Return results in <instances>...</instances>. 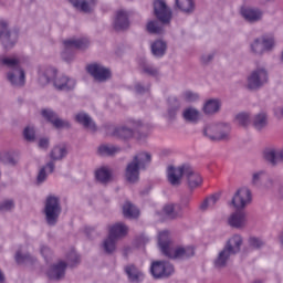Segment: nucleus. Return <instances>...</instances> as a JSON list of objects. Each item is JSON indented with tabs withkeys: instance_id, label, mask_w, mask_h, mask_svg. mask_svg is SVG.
I'll use <instances>...</instances> for the list:
<instances>
[{
	"instance_id": "ea45409f",
	"label": "nucleus",
	"mask_w": 283,
	"mask_h": 283,
	"mask_svg": "<svg viewBox=\"0 0 283 283\" xmlns=\"http://www.w3.org/2000/svg\"><path fill=\"white\" fill-rule=\"evenodd\" d=\"M120 151V147L114 145H103L98 147L99 156H114V154H118Z\"/></svg>"
},
{
	"instance_id": "72a5a7b5",
	"label": "nucleus",
	"mask_w": 283,
	"mask_h": 283,
	"mask_svg": "<svg viewBox=\"0 0 283 283\" xmlns=\"http://www.w3.org/2000/svg\"><path fill=\"white\" fill-rule=\"evenodd\" d=\"M169 107H168V117L170 120H174L176 118V115L178 114V109H180V101L178 97H170L168 99Z\"/></svg>"
},
{
	"instance_id": "4be33fe9",
	"label": "nucleus",
	"mask_w": 283,
	"mask_h": 283,
	"mask_svg": "<svg viewBox=\"0 0 283 283\" xmlns=\"http://www.w3.org/2000/svg\"><path fill=\"white\" fill-rule=\"evenodd\" d=\"M241 17H243L248 23H258V21H262V11L253 8H242Z\"/></svg>"
},
{
	"instance_id": "c03bdc74",
	"label": "nucleus",
	"mask_w": 283,
	"mask_h": 283,
	"mask_svg": "<svg viewBox=\"0 0 283 283\" xmlns=\"http://www.w3.org/2000/svg\"><path fill=\"white\" fill-rule=\"evenodd\" d=\"M97 180L102 182V185H107L109 182V178H112V174H109V170L107 168H101L95 174Z\"/></svg>"
},
{
	"instance_id": "a211bd4d",
	"label": "nucleus",
	"mask_w": 283,
	"mask_h": 283,
	"mask_svg": "<svg viewBox=\"0 0 283 283\" xmlns=\"http://www.w3.org/2000/svg\"><path fill=\"white\" fill-rule=\"evenodd\" d=\"M228 224L232 229H244L247 227V212L237 210L228 218Z\"/></svg>"
},
{
	"instance_id": "5fc2aeb1",
	"label": "nucleus",
	"mask_w": 283,
	"mask_h": 283,
	"mask_svg": "<svg viewBox=\"0 0 283 283\" xmlns=\"http://www.w3.org/2000/svg\"><path fill=\"white\" fill-rule=\"evenodd\" d=\"M14 209L13 200H4L0 202V211H12Z\"/></svg>"
},
{
	"instance_id": "f8f14e48",
	"label": "nucleus",
	"mask_w": 283,
	"mask_h": 283,
	"mask_svg": "<svg viewBox=\"0 0 283 283\" xmlns=\"http://www.w3.org/2000/svg\"><path fill=\"white\" fill-rule=\"evenodd\" d=\"M86 70L98 83H105V81H109V78H112V71L102 64H90L86 66Z\"/></svg>"
},
{
	"instance_id": "f3484780",
	"label": "nucleus",
	"mask_w": 283,
	"mask_h": 283,
	"mask_svg": "<svg viewBox=\"0 0 283 283\" xmlns=\"http://www.w3.org/2000/svg\"><path fill=\"white\" fill-rule=\"evenodd\" d=\"M53 86L57 92H72L76 87V80L67 75H59L54 78Z\"/></svg>"
},
{
	"instance_id": "423d86ee",
	"label": "nucleus",
	"mask_w": 283,
	"mask_h": 283,
	"mask_svg": "<svg viewBox=\"0 0 283 283\" xmlns=\"http://www.w3.org/2000/svg\"><path fill=\"white\" fill-rule=\"evenodd\" d=\"M61 211V199H59V197L49 196L44 206L45 222L49 227H56Z\"/></svg>"
},
{
	"instance_id": "f257e3e1",
	"label": "nucleus",
	"mask_w": 283,
	"mask_h": 283,
	"mask_svg": "<svg viewBox=\"0 0 283 283\" xmlns=\"http://www.w3.org/2000/svg\"><path fill=\"white\" fill-rule=\"evenodd\" d=\"M182 178L186 180L187 187L191 190L202 186V176L190 164H182L178 167L168 166L167 180L171 187H180L182 185Z\"/></svg>"
},
{
	"instance_id": "dca6fc26",
	"label": "nucleus",
	"mask_w": 283,
	"mask_h": 283,
	"mask_svg": "<svg viewBox=\"0 0 283 283\" xmlns=\"http://www.w3.org/2000/svg\"><path fill=\"white\" fill-rule=\"evenodd\" d=\"M42 116L48 119L55 129H70V127H72L70 122L60 118V116L52 109H42Z\"/></svg>"
},
{
	"instance_id": "3c124183",
	"label": "nucleus",
	"mask_w": 283,
	"mask_h": 283,
	"mask_svg": "<svg viewBox=\"0 0 283 283\" xmlns=\"http://www.w3.org/2000/svg\"><path fill=\"white\" fill-rule=\"evenodd\" d=\"M142 70L144 74H147L148 76H158V69L154 67L150 64L144 63L142 64Z\"/></svg>"
},
{
	"instance_id": "f03ea898",
	"label": "nucleus",
	"mask_w": 283,
	"mask_h": 283,
	"mask_svg": "<svg viewBox=\"0 0 283 283\" xmlns=\"http://www.w3.org/2000/svg\"><path fill=\"white\" fill-rule=\"evenodd\" d=\"M158 247L163 255L170 260H189V258H193V255H196V251L191 247H178L174 250V248H171V238L167 230L159 233Z\"/></svg>"
},
{
	"instance_id": "79ce46f5",
	"label": "nucleus",
	"mask_w": 283,
	"mask_h": 283,
	"mask_svg": "<svg viewBox=\"0 0 283 283\" xmlns=\"http://www.w3.org/2000/svg\"><path fill=\"white\" fill-rule=\"evenodd\" d=\"M149 34H163V25L156 20H151L146 24Z\"/></svg>"
},
{
	"instance_id": "49530a36",
	"label": "nucleus",
	"mask_w": 283,
	"mask_h": 283,
	"mask_svg": "<svg viewBox=\"0 0 283 283\" xmlns=\"http://www.w3.org/2000/svg\"><path fill=\"white\" fill-rule=\"evenodd\" d=\"M0 163H3V165H11L12 167H14L18 160L10 153H0Z\"/></svg>"
},
{
	"instance_id": "c9c22d12",
	"label": "nucleus",
	"mask_w": 283,
	"mask_h": 283,
	"mask_svg": "<svg viewBox=\"0 0 283 283\" xmlns=\"http://www.w3.org/2000/svg\"><path fill=\"white\" fill-rule=\"evenodd\" d=\"M123 213L125 218H138L140 212L138 211V208L132 202L127 201L123 207Z\"/></svg>"
},
{
	"instance_id": "8fccbe9b",
	"label": "nucleus",
	"mask_w": 283,
	"mask_h": 283,
	"mask_svg": "<svg viewBox=\"0 0 283 283\" xmlns=\"http://www.w3.org/2000/svg\"><path fill=\"white\" fill-rule=\"evenodd\" d=\"M251 50L253 54L262 55L264 54V44H262V41L260 39L254 40V42L251 44Z\"/></svg>"
},
{
	"instance_id": "393cba45",
	"label": "nucleus",
	"mask_w": 283,
	"mask_h": 283,
	"mask_svg": "<svg viewBox=\"0 0 283 283\" xmlns=\"http://www.w3.org/2000/svg\"><path fill=\"white\" fill-rule=\"evenodd\" d=\"M175 8L184 14H193L196 12V2L193 0H175Z\"/></svg>"
},
{
	"instance_id": "2f4dec72",
	"label": "nucleus",
	"mask_w": 283,
	"mask_h": 283,
	"mask_svg": "<svg viewBox=\"0 0 283 283\" xmlns=\"http://www.w3.org/2000/svg\"><path fill=\"white\" fill-rule=\"evenodd\" d=\"M54 76H56V71L53 67H48L44 71L40 72L39 75V83L42 86H45L50 83V81H52V78H54Z\"/></svg>"
},
{
	"instance_id": "1a4fd4ad",
	"label": "nucleus",
	"mask_w": 283,
	"mask_h": 283,
	"mask_svg": "<svg viewBox=\"0 0 283 283\" xmlns=\"http://www.w3.org/2000/svg\"><path fill=\"white\" fill-rule=\"evenodd\" d=\"M19 39V29L10 30L8 29V22L0 21V41L4 50H10L14 48Z\"/></svg>"
},
{
	"instance_id": "4d7b16f0",
	"label": "nucleus",
	"mask_w": 283,
	"mask_h": 283,
	"mask_svg": "<svg viewBox=\"0 0 283 283\" xmlns=\"http://www.w3.org/2000/svg\"><path fill=\"white\" fill-rule=\"evenodd\" d=\"M135 92H136V94H145V93L149 92V86L145 87V86H143V84L137 83L135 85Z\"/></svg>"
},
{
	"instance_id": "58836bf2",
	"label": "nucleus",
	"mask_w": 283,
	"mask_h": 283,
	"mask_svg": "<svg viewBox=\"0 0 283 283\" xmlns=\"http://www.w3.org/2000/svg\"><path fill=\"white\" fill-rule=\"evenodd\" d=\"M96 8V0H84L77 8L80 12H83L84 14H92L94 12V9Z\"/></svg>"
},
{
	"instance_id": "de8ad7c7",
	"label": "nucleus",
	"mask_w": 283,
	"mask_h": 283,
	"mask_svg": "<svg viewBox=\"0 0 283 283\" xmlns=\"http://www.w3.org/2000/svg\"><path fill=\"white\" fill-rule=\"evenodd\" d=\"M66 260L69 266H76V264H81V256H78V254L76 253V251L72 250L67 255H66Z\"/></svg>"
},
{
	"instance_id": "a18cd8bd",
	"label": "nucleus",
	"mask_w": 283,
	"mask_h": 283,
	"mask_svg": "<svg viewBox=\"0 0 283 283\" xmlns=\"http://www.w3.org/2000/svg\"><path fill=\"white\" fill-rule=\"evenodd\" d=\"M235 120L241 127H247L248 125L251 124V114L249 113H239L235 116Z\"/></svg>"
},
{
	"instance_id": "4468645a",
	"label": "nucleus",
	"mask_w": 283,
	"mask_h": 283,
	"mask_svg": "<svg viewBox=\"0 0 283 283\" xmlns=\"http://www.w3.org/2000/svg\"><path fill=\"white\" fill-rule=\"evenodd\" d=\"M154 14L160 23H170L172 17V12L169 7H167L165 0H156L154 2Z\"/></svg>"
},
{
	"instance_id": "69168bd1",
	"label": "nucleus",
	"mask_w": 283,
	"mask_h": 283,
	"mask_svg": "<svg viewBox=\"0 0 283 283\" xmlns=\"http://www.w3.org/2000/svg\"><path fill=\"white\" fill-rule=\"evenodd\" d=\"M54 168H55L54 161H49V163L46 164V166L44 167V169H49V172H50V174H53V172H54Z\"/></svg>"
},
{
	"instance_id": "13d9d810",
	"label": "nucleus",
	"mask_w": 283,
	"mask_h": 283,
	"mask_svg": "<svg viewBox=\"0 0 283 283\" xmlns=\"http://www.w3.org/2000/svg\"><path fill=\"white\" fill-rule=\"evenodd\" d=\"M48 178V174H45V167L41 168L38 175V182H45V179Z\"/></svg>"
},
{
	"instance_id": "2eb2a0df",
	"label": "nucleus",
	"mask_w": 283,
	"mask_h": 283,
	"mask_svg": "<svg viewBox=\"0 0 283 283\" xmlns=\"http://www.w3.org/2000/svg\"><path fill=\"white\" fill-rule=\"evenodd\" d=\"M262 158L271 167H277L283 163V153H280V149L275 147H266L262 151Z\"/></svg>"
},
{
	"instance_id": "6e6552de",
	"label": "nucleus",
	"mask_w": 283,
	"mask_h": 283,
	"mask_svg": "<svg viewBox=\"0 0 283 283\" xmlns=\"http://www.w3.org/2000/svg\"><path fill=\"white\" fill-rule=\"evenodd\" d=\"M210 140H229L231 126L229 124H212L203 130Z\"/></svg>"
},
{
	"instance_id": "052dcab7",
	"label": "nucleus",
	"mask_w": 283,
	"mask_h": 283,
	"mask_svg": "<svg viewBox=\"0 0 283 283\" xmlns=\"http://www.w3.org/2000/svg\"><path fill=\"white\" fill-rule=\"evenodd\" d=\"M275 185V180H273V178L269 177L265 178V181H263V186L266 187V189H271L272 187H274Z\"/></svg>"
},
{
	"instance_id": "774afa93",
	"label": "nucleus",
	"mask_w": 283,
	"mask_h": 283,
	"mask_svg": "<svg viewBox=\"0 0 283 283\" xmlns=\"http://www.w3.org/2000/svg\"><path fill=\"white\" fill-rule=\"evenodd\" d=\"M254 283H262V281L258 280V281H254Z\"/></svg>"
},
{
	"instance_id": "c85d7f7f",
	"label": "nucleus",
	"mask_w": 283,
	"mask_h": 283,
	"mask_svg": "<svg viewBox=\"0 0 283 283\" xmlns=\"http://www.w3.org/2000/svg\"><path fill=\"white\" fill-rule=\"evenodd\" d=\"M128 231H129V228H127L125 223H116L111 227L108 235H111L112 238H115V240H118V238H125Z\"/></svg>"
},
{
	"instance_id": "0e129e2a",
	"label": "nucleus",
	"mask_w": 283,
	"mask_h": 283,
	"mask_svg": "<svg viewBox=\"0 0 283 283\" xmlns=\"http://www.w3.org/2000/svg\"><path fill=\"white\" fill-rule=\"evenodd\" d=\"M41 254L43 255V258H48V255H50V248L42 245L41 247Z\"/></svg>"
},
{
	"instance_id": "09e8293b",
	"label": "nucleus",
	"mask_w": 283,
	"mask_h": 283,
	"mask_svg": "<svg viewBox=\"0 0 283 283\" xmlns=\"http://www.w3.org/2000/svg\"><path fill=\"white\" fill-rule=\"evenodd\" d=\"M248 244L250 249H262V247H264V240L258 237H250L248 239Z\"/></svg>"
},
{
	"instance_id": "473e14b6",
	"label": "nucleus",
	"mask_w": 283,
	"mask_h": 283,
	"mask_svg": "<svg viewBox=\"0 0 283 283\" xmlns=\"http://www.w3.org/2000/svg\"><path fill=\"white\" fill-rule=\"evenodd\" d=\"M182 116L187 123H198L200 120V112L193 107L186 108Z\"/></svg>"
},
{
	"instance_id": "aec40b11",
	"label": "nucleus",
	"mask_w": 283,
	"mask_h": 283,
	"mask_svg": "<svg viewBox=\"0 0 283 283\" xmlns=\"http://www.w3.org/2000/svg\"><path fill=\"white\" fill-rule=\"evenodd\" d=\"M124 271L127 275L128 282L130 283H140L145 280V274L136 265L128 264L124 268Z\"/></svg>"
},
{
	"instance_id": "338daca9",
	"label": "nucleus",
	"mask_w": 283,
	"mask_h": 283,
	"mask_svg": "<svg viewBox=\"0 0 283 283\" xmlns=\"http://www.w3.org/2000/svg\"><path fill=\"white\" fill-rule=\"evenodd\" d=\"M70 1V3L73 6V8H77V7H80L82 3H83V1H85V0H69Z\"/></svg>"
},
{
	"instance_id": "9d476101",
	"label": "nucleus",
	"mask_w": 283,
	"mask_h": 283,
	"mask_svg": "<svg viewBox=\"0 0 283 283\" xmlns=\"http://www.w3.org/2000/svg\"><path fill=\"white\" fill-rule=\"evenodd\" d=\"M269 83V72L264 67H258L248 76V90H260Z\"/></svg>"
},
{
	"instance_id": "e433bc0d",
	"label": "nucleus",
	"mask_w": 283,
	"mask_h": 283,
	"mask_svg": "<svg viewBox=\"0 0 283 283\" xmlns=\"http://www.w3.org/2000/svg\"><path fill=\"white\" fill-rule=\"evenodd\" d=\"M218 200H220V197L218 195H212L206 198L199 206L200 211H207V209L209 208H214L216 205L218 203Z\"/></svg>"
},
{
	"instance_id": "39448f33",
	"label": "nucleus",
	"mask_w": 283,
	"mask_h": 283,
	"mask_svg": "<svg viewBox=\"0 0 283 283\" xmlns=\"http://www.w3.org/2000/svg\"><path fill=\"white\" fill-rule=\"evenodd\" d=\"M0 62L11 70L7 74L9 83H11L13 87H23V85H25V71L21 69V60L17 57H2Z\"/></svg>"
},
{
	"instance_id": "5701e85b",
	"label": "nucleus",
	"mask_w": 283,
	"mask_h": 283,
	"mask_svg": "<svg viewBox=\"0 0 283 283\" xmlns=\"http://www.w3.org/2000/svg\"><path fill=\"white\" fill-rule=\"evenodd\" d=\"M127 28H129V15L124 10L117 11L114 20V30L118 32L127 30Z\"/></svg>"
},
{
	"instance_id": "7ed1b4c3",
	"label": "nucleus",
	"mask_w": 283,
	"mask_h": 283,
	"mask_svg": "<svg viewBox=\"0 0 283 283\" xmlns=\"http://www.w3.org/2000/svg\"><path fill=\"white\" fill-rule=\"evenodd\" d=\"M151 163V154L147 151L137 153L133 160L126 165L124 178L129 185H136L140 180V169H147Z\"/></svg>"
},
{
	"instance_id": "7c9ffc66",
	"label": "nucleus",
	"mask_w": 283,
	"mask_h": 283,
	"mask_svg": "<svg viewBox=\"0 0 283 283\" xmlns=\"http://www.w3.org/2000/svg\"><path fill=\"white\" fill-rule=\"evenodd\" d=\"M222 104L219 99H208L203 105V113L208 116H212V114H218L220 112V107Z\"/></svg>"
},
{
	"instance_id": "c756f323",
	"label": "nucleus",
	"mask_w": 283,
	"mask_h": 283,
	"mask_svg": "<svg viewBox=\"0 0 283 283\" xmlns=\"http://www.w3.org/2000/svg\"><path fill=\"white\" fill-rule=\"evenodd\" d=\"M151 53L157 59H163V55L167 53V42L163 40H156L151 44Z\"/></svg>"
},
{
	"instance_id": "603ef678",
	"label": "nucleus",
	"mask_w": 283,
	"mask_h": 283,
	"mask_svg": "<svg viewBox=\"0 0 283 283\" xmlns=\"http://www.w3.org/2000/svg\"><path fill=\"white\" fill-rule=\"evenodd\" d=\"M23 136H24V139L28 140L29 143H34V138H36L34 128L30 126L25 127L23 130Z\"/></svg>"
},
{
	"instance_id": "6e6d98bb",
	"label": "nucleus",
	"mask_w": 283,
	"mask_h": 283,
	"mask_svg": "<svg viewBox=\"0 0 283 283\" xmlns=\"http://www.w3.org/2000/svg\"><path fill=\"white\" fill-rule=\"evenodd\" d=\"M261 43L264 48V52H269L270 50H273V46L275 45V41L273 39H263Z\"/></svg>"
},
{
	"instance_id": "37998d69",
	"label": "nucleus",
	"mask_w": 283,
	"mask_h": 283,
	"mask_svg": "<svg viewBox=\"0 0 283 283\" xmlns=\"http://www.w3.org/2000/svg\"><path fill=\"white\" fill-rule=\"evenodd\" d=\"M268 178V174L264 170L254 172L252 175V185H254V187H260V185H264V181Z\"/></svg>"
},
{
	"instance_id": "6ab92c4d",
	"label": "nucleus",
	"mask_w": 283,
	"mask_h": 283,
	"mask_svg": "<svg viewBox=\"0 0 283 283\" xmlns=\"http://www.w3.org/2000/svg\"><path fill=\"white\" fill-rule=\"evenodd\" d=\"M67 269V263L64 261H60L53 264L48 271V277L50 280H63L65 277V270Z\"/></svg>"
},
{
	"instance_id": "864d4df0",
	"label": "nucleus",
	"mask_w": 283,
	"mask_h": 283,
	"mask_svg": "<svg viewBox=\"0 0 283 283\" xmlns=\"http://www.w3.org/2000/svg\"><path fill=\"white\" fill-rule=\"evenodd\" d=\"M182 98L187 103H193V102L198 101L199 96H198V93H193L191 91H186L182 94Z\"/></svg>"
},
{
	"instance_id": "680f3d73",
	"label": "nucleus",
	"mask_w": 283,
	"mask_h": 283,
	"mask_svg": "<svg viewBox=\"0 0 283 283\" xmlns=\"http://www.w3.org/2000/svg\"><path fill=\"white\" fill-rule=\"evenodd\" d=\"M274 116L279 120H282V118H283V107L282 106H277L274 108Z\"/></svg>"
},
{
	"instance_id": "0eeeda50",
	"label": "nucleus",
	"mask_w": 283,
	"mask_h": 283,
	"mask_svg": "<svg viewBox=\"0 0 283 283\" xmlns=\"http://www.w3.org/2000/svg\"><path fill=\"white\" fill-rule=\"evenodd\" d=\"M174 264L169 261H153L150 264V273L154 280H167L175 273Z\"/></svg>"
},
{
	"instance_id": "b1692460",
	"label": "nucleus",
	"mask_w": 283,
	"mask_h": 283,
	"mask_svg": "<svg viewBox=\"0 0 283 283\" xmlns=\"http://www.w3.org/2000/svg\"><path fill=\"white\" fill-rule=\"evenodd\" d=\"M164 213L169 220H178L182 218V207L178 203H167L164 206Z\"/></svg>"
},
{
	"instance_id": "bb28decb",
	"label": "nucleus",
	"mask_w": 283,
	"mask_h": 283,
	"mask_svg": "<svg viewBox=\"0 0 283 283\" xmlns=\"http://www.w3.org/2000/svg\"><path fill=\"white\" fill-rule=\"evenodd\" d=\"M269 125V115L266 112H260L256 115H254L252 119V126L256 132H262Z\"/></svg>"
},
{
	"instance_id": "a878e982",
	"label": "nucleus",
	"mask_w": 283,
	"mask_h": 283,
	"mask_svg": "<svg viewBox=\"0 0 283 283\" xmlns=\"http://www.w3.org/2000/svg\"><path fill=\"white\" fill-rule=\"evenodd\" d=\"M113 136L120 140H132L134 138V129L127 126H117L113 130Z\"/></svg>"
},
{
	"instance_id": "f704fd0d",
	"label": "nucleus",
	"mask_w": 283,
	"mask_h": 283,
	"mask_svg": "<svg viewBox=\"0 0 283 283\" xmlns=\"http://www.w3.org/2000/svg\"><path fill=\"white\" fill-rule=\"evenodd\" d=\"M67 156V147L55 146L50 153L51 160H63Z\"/></svg>"
},
{
	"instance_id": "4c0bfd02",
	"label": "nucleus",
	"mask_w": 283,
	"mask_h": 283,
	"mask_svg": "<svg viewBox=\"0 0 283 283\" xmlns=\"http://www.w3.org/2000/svg\"><path fill=\"white\" fill-rule=\"evenodd\" d=\"M116 242H118V239H115L114 237L108 234V238L104 240L103 242V249L105 253L108 255H112L114 251H116Z\"/></svg>"
},
{
	"instance_id": "412c9836",
	"label": "nucleus",
	"mask_w": 283,
	"mask_h": 283,
	"mask_svg": "<svg viewBox=\"0 0 283 283\" xmlns=\"http://www.w3.org/2000/svg\"><path fill=\"white\" fill-rule=\"evenodd\" d=\"M75 122L78 123V125H82L84 129H88L90 132H96V129H98L94 119H92L90 114L85 112L77 113L75 115Z\"/></svg>"
},
{
	"instance_id": "bf43d9fd",
	"label": "nucleus",
	"mask_w": 283,
	"mask_h": 283,
	"mask_svg": "<svg viewBox=\"0 0 283 283\" xmlns=\"http://www.w3.org/2000/svg\"><path fill=\"white\" fill-rule=\"evenodd\" d=\"M211 61H213V53L201 56V63H203V65H208V63H211Z\"/></svg>"
},
{
	"instance_id": "a19ab883",
	"label": "nucleus",
	"mask_w": 283,
	"mask_h": 283,
	"mask_svg": "<svg viewBox=\"0 0 283 283\" xmlns=\"http://www.w3.org/2000/svg\"><path fill=\"white\" fill-rule=\"evenodd\" d=\"M15 262L17 264H34L36 259L29 253L22 254L21 251L15 253Z\"/></svg>"
},
{
	"instance_id": "cd10ccee",
	"label": "nucleus",
	"mask_w": 283,
	"mask_h": 283,
	"mask_svg": "<svg viewBox=\"0 0 283 283\" xmlns=\"http://www.w3.org/2000/svg\"><path fill=\"white\" fill-rule=\"evenodd\" d=\"M129 125L140 134L142 138H147L149 136V129H151L149 124H145L139 119H130Z\"/></svg>"
},
{
	"instance_id": "e2e57ef3",
	"label": "nucleus",
	"mask_w": 283,
	"mask_h": 283,
	"mask_svg": "<svg viewBox=\"0 0 283 283\" xmlns=\"http://www.w3.org/2000/svg\"><path fill=\"white\" fill-rule=\"evenodd\" d=\"M39 147H40V149H48V147H50V139H48V138L40 139Z\"/></svg>"
},
{
	"instance_id": "9b49d317",
	"label": "nucleus",
	"mask_w": 283,
	"mask_h": 283,
	"mask_svg": "<svg viewBox=\"0 0 283 283\" xmlns=\"http://www.w3.org/2000/svg\"><path fill=\"white\" fill-rule=\"evenodd\" d=\"M64 51L62 53V59L64 61H72V57H67V54L74 52V50H87L90 48V40L87 38H80V39H69L64 42Z\"/></svg>"
},
{
	"instance_id": "ddd939ff",
	"label": "nucleus",
	"mask_w": 283,
	"mask_h": 283,
	"mask_svg": "<svg viewBox=\"0 0 283 283\" xmlns=\"http://www.w3.org/2000/svg\"><path fill=\"white\" fill-rule=\"evenodd\" d=\"M251 190L247 187L240 188L234 193L231 205L234 206V209L240 210L248 207V205H251Z\"/></svg>"
},
{
	"instance_id": "20e7f679",
	"label": "nucleus",
	"mask_w": 283,
	"mask_h": 283,
	"mask_svg": "<svg viewBox=\"0 0 283 283\" xmlns=\"http://www.w3.org/2000/svg\"><path fill=\"white\" fill-rule=\"evenodd\" d=\"M242 235L234 234L227 242L223 249L219 252L218 256L214 259V269H227L231 255H238L242 249Z\"/></svg>"
}]
</instances>
